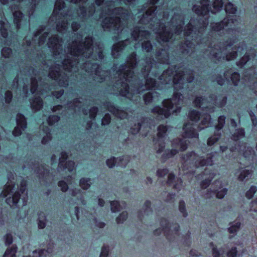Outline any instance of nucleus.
Instances as JSON below:
<instances>
[{"instance_id":"obj_60","label":"nucleus","mask_w":257,"mask_h":257,"mask_svg":"<svg viewBox=\"0 0 257 257\" xmlns=\"http://www.w3.org/2000/svg\"><path fill=\"white\" fill-rule=\"evenodd\" d=\"M98 110V108L95 106L92 107L89 109V114L91 119H94L95 118Z\"/></svg>"},{"instance_id":"obj_35","label":"nucleus","mask_w":257,"mask_h":257,"mask_svg":"<svg viewBox=\"0 0 257 257\" xmlns=\"http://www.w3.org/2000/svg\"><path fill=\"white\" fill-rule=\"evenodd\" d=\"M221 132L215 131L214 134L208 139L207 142V145L208 146H211L213 145L215 143H216L219 141L221 137Z\"/></svg>"},{"instance_id":"obj_45","label":"nucleus","mask_w":257,"mask_h":257,"mask_svg":"<svg viewBox=\"0 0 257 257\" xmlns=\"http://www.w3.org/2000/svg\"><path fill=\"white\" fill-rule=\"evenodd\" d=\"M44 30V28L42 27L39 30H38L34 35V36L32 39V41L30 40H26V45L28 46H30L33 43H35L36 41L37 40V37L40 35Z\"/></svg>"},{"instance_id":"obj_62","label":"nucleus","mask_w":257,"mask_h":257,"mask_svg":"<svg viewBox=\"0 0 257 257\" xmlns=\"http://www.w3.org/2000/svg\"><path fill=\"white\" fill-rule=\"evenodd\" d=\"M4 238L6 245H10L13 242V236L11 233H7Z\"/></svg>"},{"instance_id":"obj_6","label":"nucleus","mask_w":257,"mask_h":257,"mask_svg":"<svg viewBox=\"0 0 257 257\" xmlns=\"http://www.w3.org/2000/svg\"><path fill=\"white\" fill-rule=\"evenodd\" d=\"M8 181L5 185L4 190L1 194V196L5 197L8 195L12 194V197L7 198L6 201L10 206H17L18 204L21 199L22 206L26 205L28 200V193L26 191V181L22 179L19 186H18L17 190L15 192V184L12 180H14V175L10 173L8 175Z\"/></svg>"},{"instance_id":"obj_34","label":"nucleus","mask_w":257,"mask_h":257,"mask_svg":"<svg viewBox=\"0 0 257 257\" xmlns=\"http://www.w3.org/2000/svg\"><path fill=\"white\" fill-rule=\"evenodd\" d=\"M14 22L18 30L20 29L21 22L23 17V14L20 11H15L13 13Z\"/></svg>"},{"instance_id":"obj_55","label":"nucleus","mask_w":257,"mask_h":257,"mask_svg":"<svg viewBox=\"0 0 257 257\" xmlns=\"http://www.w3.org/2000/svg\"><path fill=\"white\" fill-rule=\"evenodd\" d=\"M109 250L110 249L108 246H103L101 248L99 257H108Z\"/></svg>"},{"instance_id":"obj_19","label":"nucleus","mask_w":257,"mask_h":257,"mask_svg":"<svg viewBox=\"0 0 257 257\" xmlns=\"http://www.w3.org/2000/svg\"><path fill=\"white\" fill-rule=\"evenodd\" d=\"M154 125V120L152 119L149 117L143 118L141 123L138 122L131 127L130 133L135 135L139 133L141 127H149L152 129Z\"/></svg>"},{"instance_id":"obj_11","label":"nucleus","mask_w":257,"mask_h":257,"mask_svg":"<svg viewBox=\"0 0 257 257\" xmlns=\"http://www.w3.org/2000/svg\"><path fill=\"white\" fill-rule=\"evenodd\" d=\"M162 228H158L154 230V233L156 235L161 234L162 230L168 240L170 241H175L178 240L180 236L179 232L180 226L177 223L170 224L165 218H162L160 221Z\"/></svg>"},{"instance_id":"obj_10","label":"nucleus","mask_w":257,"mask_h":257,"mask_svg":"<svg viewBox=\"0 0 257 257\" xmlns=\"http://www.w3.org/2000/svg\"><path fill=\"white\" fill-rule=\"evenodd\" d=\"M226 96L221 95L216 96L212 94L209 96V101H207L202 96H197L195 98L194 103L196 107H201L203 110L210 113L214 111V107L211 106V105L222 107L226 104Z\"/></svg>"},{"instance_id":"obj_38","label":"nucleus","mask_w":257,"mask_h":257,"mask_svg":"<svg viewBox=\"0 0 257 257\" xmlns=\"http://www.w3.org/2000/svg\"><path fill=\"white\" fill-rule=\"evenodd\" d=\"M1 33L3 37L6 38L8 35V31L10 28V24L6 21H1Z\"/></svg>"},{"instance_id":"obj_58","label":"nucleus","mask_w":257,"mask_h":257,"mask_svg":"<svg viewBox=\"0 0 257 257\" xmlns=\"http://www.w3.org/2000/svg\"><path fill=\"white\" fill-rule=\"evenodd\" d=\"M176 194L175 193H169L167 194L165 198L163 199L164 201L167 203H173L175 201V197Z\"/></svg>"},{"instance_id":"obj_61","label":"nucleus","mask_w":257,"mask_h":257,"mask_svg":"<svg viewBox=\"0 0 257 257\" xmlns=\"http://www.w3.org/2000/svg\"><path fill=\"white\" fill-rule=\"evenodd\" d=\"M1 53L5 58H8L12 54V50L9 48L5 47L2 50Z\"/></svg>"},{"instance_id":"obj_41","label":"nucleus","mask_w":257,"mask_h":257,"mask_svg":"<svg viewBox=\"0 0 257 257\" xmlns=\"http://www.w3.org/2000/svg\"><path fill=\"white\" fill-rule=\"evenodd\" d=\"M215 173L214 172H211L209 174V177L207 179L203 180L200 184L201 187L202 189H205L210 184L212 180L214 178L215 176Z\"/></svg>"},{"instance_id":"obj_39","label":"nucleus","mask_w":257,"mask_h":257,"mask_svg":"<svg viewBox=\"0 0 257 257\" xmlns=\"http://www.w3.org/2000/svg\"><path fill=\"white\" fill-rule=\"evenodd\" d=\"M131 157L130 156H122L117 158V166L124 168L130 161Z\"/></svg>"},{"instance_id":"obj_7","label":"nucleus","mask_w":257,"mask_h":257,"mask_svg":"<svg viewBox=\"0 0 257 257\" xmlns=\"http://www.w3.org/2000/svg\"><path fill=\"white\" fill-rule=\"evenodd\" d=\"M74 18L71 10L65 7L64 2L56 0L48 23L50 26H55L59 32L64 33L68 28V21Z\"/></svg>"},{"instance_id":"obj_20","label":"nucleus","mask_w":257,"mask_h":257,"mask_svg":"<svg viewBox=\"0 0 257 257\" xmlns=\"http://www.w3.org/2000/svg\"><path fill=\"white\" fill-rule=\"evenodd\" d=\"M17 126L14 128L13 134L15 136L21 135L22 131H24L27 126L26 118L21 113H18L16 117Z\"/></svg>"},{"instance_id":"obj_63","label":"nucleus","mask_w":257,"mask_h":257,"mask_svg":"<svg viewBox=\"0 0 257 257\" xmlns=\"http://www.w3.org/2000/svg\"><path fill=\"white\" fill-rule=\"evenodd\" d=\"M111 120V116L108 113H106L105 114L104 117L102 118L101 120L102 125H107L109 123Z\"/></svg>"},{"instance_id":"obj_43","label":"nucleus","mask_w":257,"mask_h":257,"mask_svg":"<svg viewBox=\"0 0 257 257\" xmlns=\"http://www.w3.org/2000/svg\"><path fill=\"white\" fill-rule=\"evenodd\" d=\"M17 251V247L16 245H12L11 247L8 248L3 257H16V253Z\"/></svg>"},{"instance_id":"obj_24","label":"nucleus","mask_w":257,"mask_h":257,"mask_svg":"<svg viewBox=\"0 0 257 257\" xmlns=\"http://www.w3.org/2000/svg\"><path fill=\"white\" fill-rule=\"evenodd\" d=\"M211 187L214 190L216 198L222 199L227 194V189L223 188L222 182L219 180H215L211 185Z\"/></svg>"},{"instance_id":"obj_36","label":"nucleus","mask_w":257,"mask_h":257,"mask_svg":"<svg viewBox=\"0 0 257 257\" xmlns=\"http://www.w3.org/2000/svg\"><path fill=\"white\" fill-rule=\"evenodd\" d=\"M229 227L228 228V231L230 234H235L239 230L241 223L238 221H234L229 223Z\"/></svg>"},{"instance_id":"obj_13","label":"nucleus","mask_w":257,"mask_h":257,"mask_svg":"<svg viewBox=\"0 0 257 257\" xmlns=\"http://www.w3.org/2000/svg\"><path fill=\"white\" fill-rule=\"evenodd\" d=\"M150 33L143 28L138 27L134 28L132 32V36L134 40L139 42H142V48L143 51L150 52L153 49V46L149 40Z\"/></svg>"},{"instance_id":"obj_52","label":"nucleus","mask_w":257,"mask_h":257,"mask_svg":"<svg viewBox=\"0 0 257 257\" xmlns=\"http://www.w3.org/2000/svg\"><path fill=\"white\" fill-rule=\"evenodd\" d=\"M203 196L205 199H210L212 198L215 194L214 190L211 187L210 189L207 190L203 192Z\"/></svg>"},{"instance_id":"obj_28","label":"nucleus","mask_w":257,"mask_h":257,"mask_svg":"<svg viewBox=\"0 0 257 257\" xmlns=\"http://www.w3.org/2000/svg\"><path fill=\"white\" fill-rule=\"evenodd\" d=\"M82 106V102L79 99H75L72 102L67 104L68 110H73L75 113L77 111H80Z\"/></svg>"},{"instance_id":"obj_27","label":"nucleus","mask_w":257,"mask_h":257,"mask_svg":"<svg viewBox=\"0 0 257 257\" xmlns=\"http://www.w3.org/2000/svg\"><path fill=\"white\" fill-rule=\"evenodd\" d=\"M151 203L150 201L147 200L145 201L142 210L138 212V217L141 220L143 219L145 216H149L152 213L153 210L151 207Z\"/></svg>"},{"instance_id":"obj_5","label":"nucleus","mask_w":257,"mask_h":257,"mask_svg":"<svg viewBox=\"0 0 257 257\" xmlns=\"http://www.w3.org/2000/svg\"><path fill=\"white\" fill-rule=\"evenodd\" d=\"M159 79L164 84H169L172 81L175 90L172 98L163 100L162 103L164 108L156 106L152 109V112L157 114L158 119H161L168 118L171 114L177 115L180 112L183 96L178 91L183 88L185 82L190 83L193 81L194 73L190 70L182 71L176 66H171L163 72Z\"/></svg>"},{"instance_id":"obj_15","label":"nucleus","mask_w":257,"mask_h":257,"mask_svg":"<svg viewBox=\"0 0 257 257\" xmlns=\"http://www.w3.org/2000/svg\"><path fill=\"white\" fill-rule=\"evenodd\" d=\"M189 116L190 120L195 122L201 118V122L197 126L199 131L209 126L211 122V116L207 113L201 115L198 111L193 110L189 112Z\"/></svg>"},{"instance_id":"obj_17","label":"nucleus","mask_w":257,"mask_h":257,"mask_svg":"<svg viewBox=\"0 0 257 257\" xmlns=\"http://www.w3.org/2000/svg\"><path fill=\"white\" fill-rule=\"evenodd\" d=\"M67 158L68 154L66 152H61L58 164L59 171L67 170L69 172H71L74 169L75 163L73 161H69L65 162Z\"/></svg>"},{"instance_id":"obj_57","label":"nucleus","mask_w":257,"mask_h":257,"mask_svg":"<svg viewBox=\"0 0 257 257\" xmlns=\"http://www.w3.org/2000/svg\"><path fill=\"white\" fill-rule=\"evenodd\" d=\"M227 256L228 257H239L240 254L238 253L236 247H232L227 252Z\"/></svg>"},{"instance_id":"obj_37","label":"nucleus","mask_w":257,"mask_h":257,"mask_svg":"<svg viewBox=\"0 0 257 257\" xmlns=\"http://www.w3.org/2000/svg\"><path fill=\"white\" fill-rule=\"evenodd\" d=\"M245 137V131L243 128L235 129L232 135L231 139L237 141Z\"/></svg>"},{"instance_id":"obj_9","label":"nucleus","mask_w":257,"mask_h":257,"mask_svg":"<svg viewBox=\"0 0 257 257\" xmlns=\"http://www.w3.org/2000/svg\"><path fill=\"white\" fill-rule=\"evenodd\" d=\"M216 152L210 153L206 158L197 155L194 152H188L181 156V163L183 169L188 170L192 166L196 168L205 166H212L216 160Z\"/></svg>"},{"instance_id":"obj_44","label":"nucleus","mask_w":257,"mask_h":257,"mask_svg":"<svg viewBox=\"0 0 257 257\" xmlns=\"http://www.w3.org/2000/svg\"><path fill=\"white\" fill-rule=\"evenodd\" d=\"M226 117L224 115H220L218 118V123L215 126L216 131L221 132L225 123Z\"/></svg>"},{"instance_id":"obj_14","label":"nucleus","mask_w":257,"mask_h":257,"mask_svg":"<svg viewBox=\"0 0 257 257\" xmlns=\"http://www.w3.org/2000/svg\"><path fill=\"white\" fill-rule=\"evenodd\" d=\"M31 164L29 162L28 163L24 164L22 168L25 169L26 168H31L34 170V172L39 174V177L40 179L46 183L50 182L53 180V178L52 173H50L49 170L44 165H40L39 163H36V161L33 159L30 160Z\"/></svg>"},{"instance_id":"obj_18","label":"nucleus","mask_w":257,"mask_h":257,"mask_svg":"<svg viewBox=\"0 0 257 257\" xmlns=\"http://www.w3.org/2000/svg\"><path fill=\"white\" fill-rule=\"evenodd\" d=\"M103 105L109 111L118 118L124 119L127 116V113L125 110L115 106L111 102L106 101L104 103Z\"/></svg>"},{"instance_id":"obj_49","label":"nucleus","mask_w":257,"mask_h":257,"mask_svg":"<svg viewBox=\"0 0 257 257\" xmlns=\"http://www.w3.org/2000/svg\"><path fill=\"white\" fill-rule=\"evenodd\" d=\"M157 95L156 92H149L144 95V100L146 104H148L152 102L155 95Z\"/></svg>"},{"instance_id":"obj_48","label":"nucleus","mask_w":257,"mask_h":257,"mask_svg":"<svg viewBox=\"0 0 257 257\" xmlns=\"http://www.w3.org/2000/svg\"><path fill=\"white\" fill-rule=\"evenodd\" d=\"M179 210L184 217H187L188 212L186 210L185 203L183 200H181L179 203Z\"/></svg>"},{"instance_id":"obj_2","label":"nucleus","mask_w":257,"mask_h":257,"mask_svg":"<svg viewBox=\"0 0 257 257\" xmlns=\"http://www.w3.org/2000/svg\"><path fill=\"white\" fill-rule=\"evenodd\" d=\"M210 4L209 0H201L199 4L193 6L192 10L199 17H202L203 19L199 18L198 20L199 26L197 30L192 25V20L185 27L184 35L187 37L186 40L181 44L180 51L184 55L193 56L195 52V44L193 42L194 41L203 51L204 57H208L215 62L222 60H233L237 57V52L240 53L246 48L244 42L239 43L237 48H232L231 51L229 52L228 49L233 45L231 42L216 44L213 41L211 42L208 39L207 40L204 38L201 39L209 23V12L216 14L221 11L223 7L222 0H213L212 8Z\"/></svg>"},{"instance_id":"obj_21","label":"nucleus","mask_w":257,"mask_h":257,"mask_svg":"<svg viewBox=\"0 0 257 257\" xmlns=\"http://www.w3.org/2000/svg\"><path fill=\"white\" fill-rule=\"evenodd\" d=\"M236 150L240 153L242 154L246 158L253 157L254 155L253 149L251 147L248 146L246 143H242L241 145H238L236 147H232L230 149V151L232 152Z\"/></svg>"},{"instance_id":"obj_23","label":"nucleus","mask_w":257,"mask_h":257,"mask_svg":"<svg viewBox=\"0 0 257 257\" xmlns=\"http://www.w3.org/2000/svg\"><path fill=\"white\" fill-rule=\"evenodd\" d=\"M167 184L173 186V188L177 191H180L183 187V181L180 178H176L173 173L168 175Z\"/></svg>"},{"instance_id":"obj_53","label":"nucleus","mask_w":257,"mask_h":257,"mask_svg":"<svg viewBox=\"0 0 257 257\" xmlns=\"http://www.w3.org/2000/svg\"><path fill=\"white\" fill-rule=\"evenodd\" d=\"M231 81L234 85H237L240 80V75L237 72H234L231 74Z\"/></svg>"},{"instance_id":"obj_47","label":"nucleus","mask_w":257,"mask_h":257,"mask_svg":"<svg viewBox=\"0 0 257 257\" xmlns=\"http://www.w3.org/2000/svg\"><path fill=\"white\" fill-rule=\"evenodd\" d=\"M127 212L126 211H123L116 218L115 220L117 224H122L127 219Z\"/></svg>"},{"instance_id":"obj_51","label":"nucleus","mask_w":257,"mask_h":257,"mask_svg":"<svg viewBox=\"0 0 257 257\" xmlns=\"http://www.w3.org/2000/svg\"><path fill=\"white\" fill-rule=\"evenodd\" d=\"M167 174L169 175V170L167 168H160L156 172V176L159 178H163Z\"/></svg>"},{"instance_id":"obj_30","label":"nucleus","mask_w":257,"mask_h":257,"mask_svg":"<svg viewBox=\"0 0 257 257\" xmlns=\"http://www.w3.org/2000/svg\"><path fill=\"white\" fill-rule=\"evenodd\" d=\"M31 107L33 110L38 111L41 109L43 106V101L39 97H35L33 100H30Z\"/></svg>"},{"instance_id":"obj_25","label":"nucleus","mask_w":257,"mask_h":257,"mask_svg":"<svg viewBox=\"0 0 257 257\" xmlns=\"http://www.w3.org/2000/svg\"><path fill=\"white\" fill-rule=\"evenodd\" d=\"M155 57L159 63L168 64L169 62L168 49L164 48L158 50L156 51Z\"/></svg>"},{"instance_id":"obj_3","label":"nucleus","mask_w":257,"mask_h":257,"mask_svg":"<svg viewBox=\"0 0 257 257\" xmlns=\"http://www.w3.org/2000/svg\"><path fill=\"white\" fill-rule=\"evenodd\" d=\"M142 61V79L136 76L133 71L137 64L135 52L132 53L127 57V64L120 65L117 70V65L113 66V72L116 70L114 76L115 82L112 86L114 94L133 100L134 95L140 94L146 89H159L155 79L148 77L151 70V75L154 74L157 76L159 74V73L154 70L158 67V64L151 57H146Z\"/></svg>"},{"instance_id":"obj_33","label":"nucleus","mask_w":257,"mask_h":257,"mask_svg":"<svg viewBox=\"0 0 257 257\" xmlns=\"http://www.w3.org/2000/svg\"><path fill=\"white\" fill-rule=\"evenodd\" d=\"M40 129L42 130L43 133L44 135H45V136H43V139L42 140V144H46L48 142H49L52 138L50 129L47 126L44 127V125H41Z\"/></svg>"},{"instance_id":"obj_8","label":"nucleus","mask_w":257,"mask_h":257,"mask_svg":"<svg viewBox=\"0 0 257 257\" xmlns=\"http://www.w3.org/2000/svg\"><path fill=\"white\" fill-rule=\"evenodd\" d=\"M196 126V124L190 121H188L184 124L183 126L184 133L182 135L183 138H178L173 140L172 145L175 149L168 150L165 151L162 156L163 161L176 155L179 152V150L177 149L178 148H179L180 151H185L187 149V143L185 138H198L199 135L195 129Z\"/></svg>"},{"instance_id":"obj_16","label":"nucleus","mask_w":257,"mask_h":257,"mask_svg":"<svg viewBox=\"0 0 257 257\" xmlns=\"http://www.w3.org/2000/svg\"><path fill=\"white\" fill-rule=\"evenodd\" d=\"M168 130L166 125H160L158 127L157 139L154 140L157 153H162L165 147L164 138Z\"/></svg>"},{"instance_id":"obj_29","label":"nucleus","mask_w":257,"mask_h":257,"mask_svg":"<svg viewBox=\"0 0 257 257\" xmlns=\"http://www.w3.org/2000/svg\"><path fill=\"white\" fill-rule=\"evenodd\" d=\"M70 194L74 197H77L78 200H79L82 205L86 204V201L85 200L82 194V191L78 188H74L69 190Z\"/></svg>"},{"instance_id":"obj_40","label":"nucleus","mask_w":257,"mask_h":257,"mask_svg":"<svg viewBox=\"0 0 257 257\" xmlns=\"http://www.w3.org/2000/svg\"><path fill=\"white\" fill-rule=\"evenodd\" d=\"M92 184V180L89 178H82L80 180V186L84 190H87Z\"/></svg>"},{"instance_id":"obj_59","label":"nucleus","mask_w":257,"mask_h":257,"mask_svg":"<svg viewBox=\"0 0 257 257\" xmlns=\"http://www.w3.org/2000/svg\"><path fill=\"white\" fill-rule=\"evenodd\" d=\"M48 36V33L44 32L42 35H41L38 40V44L39 46H41L44 44L46 41V38Z\"/></svg>"},{"instance_id":"obj_26","label":"nucleus","mask_w":257,"mask_h":257,"mask_svg":"<svg viewBox=\"0 0 257 257\" xmlns=\"http://www.w3.org/2000/svg\"><path fill=\"white\" fill-rule=\"evenodd\" d=\"M252 172L251 170L240 168L236 172L235 174L239 181H243L248 180L251 178Z\"/></svg>"},{"instance_id":"obj_31","label":"nucleus","mask_w":257,"mask_h":257,"mask_svg":"<svg viewBox=\"0 0 257 257\" xmlns=\"http://www.w3.org/2000/svg\"><path fill=\"white\" fill-rule=\"evenodd\" d=\"M255 56L254 52L250 53H246L236 63V65L238 67L242 68L250 59L253 58Z\"/></svg>"},{"instance_id":"obj_32","label":"nucleus","mask_w":257,"mask_h":257,"mask_svg":"<svg viewBox=\"0 0 257 257\" xmlns=\"http://www.w3.org/2000/svg\"><path fill=\"white\" fill-rule=\"evenodd\" d=\"M111 211L112 212H116L125 208L126 203L124 202L119 203L117 201H110Z\"/></svg>"},{"instance_id":"obj_56","label":"nucleus","mask_w":257,"mask_h":257,"mask_svg":"<svg viewBox=\"0 0 257 257\" xmlns=\"http://www.w3.org/2000/svg\"><path fill=\"white\" fill-rule=\"evenodd\" d=\"M60 119V117L58 115H50L49 116L47 121L50 125H53L55 122H58Z\"/></svg>"},{"instance_id":"obj_42","label":"nucleus","mask_w":257,"mask_h":257,"mask_svg":"<svg viewBox=\"0 0 257 257\" xmlns=\"http://www.w3.org/2000/svg\"><path fill=\"white\" fill-rule=\"evenodd\" d=\"M38 216V227L40 229H43L46 225V216L43 212L40 213Z\"/></svg>"},{"instance_id":"obj_22","label":"nucleus","mask_w":257,"mask_h":257,"mask_svg":"<svg viewBox=\"0 0 257 257\" xmlns=\"http://www.w3.org/2000/svg\"><path fill=\"white\" fill-rule=\"evenodd\" d=\"M130 43V40L126 39L124 41H120L112 46L111 55L115 59L120 55L121 52L124 49L126 45Z\"/></svg>"},{"instance_id":"obj_54","label":"nucleus","mask_w":257,"mask_h":257,"mask_svg":"<svg viewBox=\"0 0 257 257\" xmlns=\"http://www.w3.org/2000/svg\"><path fill=\"white\" fill-rule=\"evenodd\" d=\"M106 163L109 168H112L115 165V164L117 165V158H116L114 157H111L110 159L106 160Z\"/></svg>"},{"instance_id":"obj_46","label":"nucleus","mask_w":257,"mask_h":257,"mask_svg":"<svg viewBox=\"0 0 257 257\" xmlns=\"http://www.w3.org/2000/svg\"><path fill=\"white\" fill-rule=\"evenodd\" d=\"M225 11L227 14H235L237 11V7L231 3H228L225 6Z\"/></svg>"},{"instance_id":"obj_64","label":"nucleus","mask_w":257,"mask_h":257,"mask_svg":"<svg viewBox=\"0 0 257 257\" xmlns=\"http://www.w3.org/2000/svg\"><path fill=\"white\" fill-rule=\"evenodd\" d=\"M58 186L61 188L63 192H66L68 190V184L64 181H60L58 183Z\"/></svg>"},{"instance_id":"obj_50","label":"nucleus","mask_w":257,"mask_h":257,"mask_svg":"<svg viewBox=\"0 0 257 257\" xmlns=\"http://www.w3.org/2000/svg\"><path fill=\"white\" fill-rule=\"evenodd\" d=\"M256 191L257 187L255 186H251L249 190L245 193L246 197L249 199L252 198Z\"/></svg>"},{"instance_id":"obj_12","label":"nucleus","mask_w":257,"mask_h":257,"mask_svg":"<svg viewBox=\"0 0 257 257\" xmlns=\"http://www.w3.org/2000/svg\"><path fill=\"white\" fill-rule=\"evenodd\" d=\"M240 22V19L236 16L227 17L220 22L212 23L210 24L211 33H217L220 35L224 33V31H228L230 30H235L233 26H237Z\"/></svg>"},{"instance_id":"obj_1","label":"nucleus","mask_w":257,"mask_h":257,"mask_svg":"<svg viewBox=\"0 0 257 257\" xmlns=\"http://www.w3.org/2000/svg\"><path fill=\"white\" fill-rule=\"evenodd\" d=\"M92 36L86 37L82 40V35L78 33L77 39H75L67 46V50L63 52L62 39L57 35H52L48 40L47 45L50 49L53 56L56 61L53 65L49 66L43 64L44 71L38 72L35 69H30L29 73L32 72L31 77V92L34 93L37 90L39 95H43L47 90H50L53 86L49 85L42 80L43 77L48 76L54 80L58 85L66 87L68 85V76L63 72L62 69L69 72H75L80 67L90 75L94 80L98 82H101L106 80L110 74L108 71L100 70L99 65L94 62H90L87 59L93 60H101L104 58L103 47L100 44L93 46Z\"/></svg>"},{"instance_id":"obj_4","label":"nucleus","mask_w":257,"mask_h":257,"mask_svg":"<svg viewBox=\"0 0 257 257\" xmlns=\"http://www.w3.org/2000/svg\"><path fill=\"white\" fill-rule=\"evenodd\" d=\"M158 1L150 0L152 6L139 19V23L148 25V27L157 34V39L159 43L175 40L176 37L182 32L184 16L180 10L175 9L176 12L167 27L164 22L168 20L169 12L168 10L162 11V7H155L154 5Z\"/></svg>"}]
</instances>
